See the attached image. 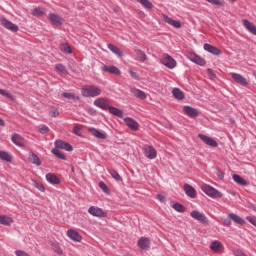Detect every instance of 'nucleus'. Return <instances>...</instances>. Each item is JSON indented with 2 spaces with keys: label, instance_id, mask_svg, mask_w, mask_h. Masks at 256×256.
<instances>
[{
  "label": "nucleus",
  "instance_id": "obj_1",
  "mask_svg": "<svg viewBox=\"0 0 256 256\" xmlns=\"http://www.w3.org/2000/svg\"><path fill=\"white\" fill-rule=\"evenodd\" d=\"M201 189H202L203 193L208 195V197H212V199H221V197H223V194L219 190H217L207 184H203L201 186Z\"/></svg>",
  "mask_w": 256,
  "mask_h": 256
},
{
  "label": "nucleus",
  "instance_id": "obj_2",
  "mask_svg": "<svg viewBox=\"0 0 256 256\" xmlns=\"http://www.w3.org/2000/svg\"><path fill=\"white\" fill-rule=\"evenodd\" d=\"M83 97H99L101 95V89L97 86H87L81 91Z\"/></svg>",
  "mask_w": 256,
  "mask_h": 256
},
{
  "label": "nucleus",
  "instance_id": "obj_3",
  "mask_svg": "<svg viewBox=\"0 0 256 256\" xmlns=\"http://www.w3.org/2000/svg\"><path fill=\"white\" fill-rule=\"evenodd\" d=\"M190 217H192V219H195L196 221H199V223H201L202 225H209V219H207V216L197 210H193L190 213Z\"/></svg>",
  "mask_w": 256,
  "mask_h": 256
},
{
  "label": "nucleus",
  "instance_id": "obj_4",
  "mask_svg": "<svg viewBox=\"0 0 256 256\" xmlns=\"http://www.w3.org/2000/svg\"><path fill=\"white\" fill-rule=\"evenodd\" d=\"M161 63L168 69H175L177 67V61H175L173 57L169 56V54L163 55Z\"/></svg>",
  "mask_w": 256,
  "mask_h": 256
},
{
  "label": "nucleus",
  "instance_id": "obj_5",
  "mask_svg": "<svg viewBox=\"0 0 256 256\" xmlns=\"http://www.w3.org/2000/svg\"><path fill=\"white\" fill-rule=\"evenodd\" d=\"M0 23L2 27L8 29V31H11L12 33H17V31H19V26H17V24H14L13 22L9 21L6 18H2L0 20Z\"/></svg>",
  "mask_w": 256,
  "mask_h": 256
},
{
  "label": "nucleus",
  "instance_id": "obj_6",
  "mask_svg": "<svg viewBox=\"0 0 256 256\" xmlns=\"http://www.w3.org/2000/svg\"><path fill=\"white\" fill-rule=\"evenodd\" d=\"M95 107H98L99 109H102L103 111H109V108L111 107L109 105V100L106 98H97L94 100Z\"/></svg>",
  "mask_w": 256,
  "mask_h": 256
},
{
  "label": "nucleus",
  "instance_id": "obj_7",
  "mask_svg": "<svg viewBox=\"0 0 256 256\" xmlns=\"http://www.w3.org/2000/svg\"><path fill=\"white\" fill-rule=\"evenodd\" d=\"M188 59L192 61V63H195L196 65H200V67L205 66V59H203L201 56L197 55L195 52H191L187 55Z\"/></svg>",
  "mask_w": 256,
  "mask_h": 256
},
{
  "label": "nucleus",
  "instance_id": "obj_8",
  "mask_svg": "<svg viewBox=\"0 0 256 256\" xmlns=\"http://www.w3.org/2000/svg\"><path fill=\"white\" fill-rule=\"evenodd\" d=\"M137 245L141 251H149V249H151V240L147 237H141Z\"/></svg>",
  "mask_w": 256,
  "mask_h": 256
},
{
  "label": "nucleus",
  "instance_id": "obj_9",
  "mask_svg": "<svg viewBox=\"0 0 256 256\" xmlns=\"http://www.w3.org/2000/svg\"><path fill=\"white\" fill-rule=\"evenodd\" d=\"M199 139H201V141H203V143H205V145H208L209 147H218V143L217 140L204 135V134H198Z\"/></svg>",
  "mask_w": 256,
  "mask_h": 256
},
{
  "label": "nucleus",
  "instance_id": "obj_10",
  "mask_svg": "<svg viewBox=\"0 0 256 256\" xmlns=\"http://www.w3.org/2000/svg\"><path fill=\"white\" fill-rule=\"evenodd\" d=\"M144 155L147 159H156L157 158V150L151 145L144 146Z\"/></svg>",
  "mask_w": 256,
  "mask_h": 256
},
{
  "label": "nucleus",
  "instance_id": "obj_11",
  "mask_svg": "<svg viewBox=\"0 0 256 256\" xmlns=\"http://www.w3.org/2000/svg\"><path fill=\"white\" fill-rule=\"evenodd\" d=\"M55 147L56 149H63L64 151H73V146L71 144L60 139L55 141Z\"/></svg>",
  "mask_w": 256,
  "mask_h": 256
},
{
  "label": "nucleus",
  "instance_id": "obj_12",
  "mask_svg": "<svg viewBox=\"0 0 256 256\" xmlns=\"http://www.w3.org/2000/svg\"><path fill=\"white\" fill-rule=\"evenodd\" d=\"M124 123L129 127V129H131V131H137L139 129V122L133 118H125Z\"/></svg>",
  "mask_w": 256,
  "mask_h": 256
},
{
  "label": "nucleus",
  "instance_id": "obj_13",
  "mask_svg": "<svg viewBox=\"0 0 256 256\" xmlns=\"http://www.w3.org/2000/svg\"><path fill=\"white\" fill-rule=\"evenodd\" d=\"M88 213L92 215L93 217H105V212L103 209L97 207V206H91L88 209Z\"/></svg>",
  "mask_w": 256,
  "mask_h": 256
},
{
  "label": "nucleus",
  "instance_id": "obj_14",
  "mask_svg": "<svg viewBox=\"0 0 256 256\" xmlns=\"http://www.w3.org/2000/svg\"><path fill=\"white\" fill-rule=\"evenodd\" d=\"M67 237H69V239H71L72 241H75L76 243H81L83 237H81V235L79 234V232L70 229L67 231Z\"/></svg>",
  "mask_w": 256,
  "mask_h": 256
},
{
  "label": "nucleus",
  "instance_id": "obj_15",
  "mask_svg": "<svg viewBox=\"0 0 256 256\" xmlns=\"http://www.w3.org/2000/svg\"><path fill=\"white\" fill-rule=\"evenodd\" d=\"M231 77L232 79H234V81L236 83H238L239 85H243L244 87L246 85H248V82H247V78L244 77L243 75L241 74H238V73H231Z\"/></svg>",
  "mask_w": 256,
  "mask_h": 256
},
{
  "label": "nucleus",
  "instance_id": "obj_16",
  "mask_svg": "<svg viewBox=\"0 0 256 256\" xmlns=\"http://www.w3.org/2000/svg\"><path fill=\"white\" fill-rule=\"evenodd\" d=\"M183 111L188 117H191V118L199 117V110L191 106H184Z\"/></svg>",
  "mask_w": 256,
  "mask_h": 256
},
{
  "label": "nucleus",
  "instance_id": "obj_17",
  "mask_svg": "<svg viewBox=\"0 0 256 256\" xmlns=\"http://www.w3.org/2000/svg\"><path fill=\"white\" fill-rule=\"evenodd\" d=\"M130 93H132V95H134L136 99H141L142 101H145V99H147V93L140 89L131 88Z\"/></svg>",
  "mask_w": 256,
  "mask_h": 256
},
{
  "label": "nucleus",
  "instance_id": "obj_18",
  "mask_svg": "<svg viewBox=\"0 0 256 256\" xmlns=\"http://www.w3.org/2000/svg\"><path fill=\"white\" fill-rule=\"evenodd\" d=\"M163 20L165 21V23H168V25H171L175 29H181V22L173 20V18L167 15H163Z\"/></svg>",
  "mask_w": 256,
  "mask_h": 256
},
{
  "label": "nucleus",
  "instance_id": "obj_19",
  "mask_svg": "<svg viewBox=\"0 0 256 256\" xmlns=\"http://www.w3.org/2000/svg\"><path fill=\"white\" fill-rule=\"evenodd\" d=\"M243 26L249 33L256 36V26L247 19L242 20Z\"/></svg>",
  "mask_w": 256,
  "mask_h": 256
},
{
  "label": "nucleus",
  "instance_id": "obj_20",
  "mask_svg": "<svg viewBox=\"0 0 256 256\" xmlns=\"http://www.w3.org/2000/svg\"><path fill=\"white\" fill-rule=\"evenodd\" d=\"M101 69L105 73H112L113 75H121V70H119L117 66H107L104 64Z\"/></svg>",
  "mask_w": 256,
  "mask_h": 256
},
{
  "label": "nucleus",
  "instance_id": "obj_21",
  "mask_svg": "<svg viewBox=\"0 0 256 256\" xmlns=\"http://www.w3.org/2000/svg\"><path fill=\"white\" fill-rule=\"evenodd\" d=\"M48 19L51 21L53 25H63V19L61 18V16L55 13H50L48 15Z\"/></svg>",
  "mask_w": 256,
  "mask_h": 256
},
{
  "label": "nucleus",
  "instance_id": "obj_22",
  "mask_svg": "<svg viewBox=\"0 0 256 256\" xmlns=\"http://www.w3.org/2000/svg\"><path fill=\"white\" fill-rule=\"evenodd\" d=\"M184 191L188 197H191V199L197 197V191H195V188L189 184H184Z\"/></svg>",
  "mask_w": 256,
  "mask_h": 256
},
{
  "label": "nucleus",
  "instance_id": "obj_23",
  "mask_svg": "<svg viewBox=\"0 0 256 256\" xmlns=\"http://www.w3.org/2000/svg\"><path fill=\"white\" fill-rule=\"evenodd\" d=\"M204 51H207L208 53H211L212 55H220L221 54V50H219V48L211 45V44H204Z\"/></svg>",
  "mask_w": 256,
  "mask_h": 256
},
{
  "label": "nucleus",
  "instance_id": "obj_24",
  "mask_svg": "<svg viewBox=\"0 0 256 256\" xmlns=\"http://www.w3.org/2000/svg\"><path fill=\"white\" fill-rule=\"evenodd\" d=\"M89 133L93 135V137H96L97 139H107V135L93 127L88 128Z\"/></svg>",
  "mask_w": 256,
  "mask_h": 256
},
{
  "label": "nucleus",
  "instance_id": "obj_25",
  "mask_svg": "<svg viewBox=\"0 0 256 256\" xmlns=\"http://www.w3.org/2000/svg\"><path fill=\"white\" fill-rule=\"evenodd\" d=\"M228 217L233 223H236V225H245V219L235 213H230Z\"/></svg>",
  "mask_w": 256,
  "mask_h": 256
},
{
  "label": "nucleus",
  "instance_id": "obj_26",
  "mask_svg": "<svg viewBox=\"0 0 256 256\" xmlns=\"http://www.w3.org/2000/svg\"><path fill=\"white\" fill-rule=\"evenodd\" d=\"M11 139L12 143H14V145H17V147H23V145H25V139H23L19 134H13Z\"/></svg>",
  "mask_w": 256,
  "mask_h": 256
},
{
  "label": "nucleus",
  "instance_id": "obj_27",
  "mask_svg": "<svg viewBox=\"0 0 256 256\" xmlns=\"http://www.w3.org/2000/svg\"><path fill=\"white\" fill-rule=\"evenodd\" d=\"M172 95H173V98L177 99L178 101H183V99H185V94L179 88H173Z\"/></svg>",
  "mask_w": 256,
  "mask_h": 256
},
{
  "label": "nucleus",
  "instance_id": "obj_28",
  "mask_svg": "<svg viewBox=\"0 0 256 256\" xmlns=\"http://www.w3.org/2000/svg\"><path fill=\"white\" fill-rule=\"evenodd\" d=\"M46 181H48V183H51L52 185H59V183H61L59 177L55 176V174L52 173L46 174Z\"/></svg>",
  "mask_w": 256,
  "mask_h": 256
},
{
  "label": "nucleus",
  "instance_id": "obj_29",
  "mask_svg": "<svg viewBox=\"0 0 256 256\" xmlns=\"http://www.w3.org/2000/svg\"><path fill=\"white\" fill-rule=\"evenodd\" d=\"M109 113H111V115H114L115 117H119L120 119H123V110L116 108L114 106H110V108H108Z\"/></svg>",
  "mask_w": 256,
  "mask_h": 256
},
{
  "label": "nucleus",
  "instance_id": "obj_30",
  "mask_svg": "<svg viewBox=\"0 0 256 256\" xmlns=\"http://www.w3.org/2000/svg\"><path fill=\"white\" fill-rule=\"evenodd\" d=\"M108 49L114 53V55H117V57H123V50H121L119 47L115 46L114 44H108Z\"/></svg>",
  "mask_w": 256,
  "mask_h": 256
},
{
  "label": "nucleus",
  "instance_id": "obj_31",
  "mask_svg": "<svg viewBox=\"0 0 256 256\" xmlns=\"http://www.w3.org/2000/svg\"><path fill=\"white\" fill-rule=\"evenodd\" d=\"M13 223V218L7 215H0V225H5L9 227Z\"/></svg>",
  "mask_w": 256,
  "mask_h": 256
},
{
  "label": "nucleus",
  "instance_id": "obj_32",
  "mask_svg": "<svg viewBox=\"0 0 256 256\" xmlns=\"http://www.w3.org/2000/svg\"><path fill=\"white\" fill-rule=\"evenodd\" d=\"M51 153H53L55 157H57V159H61V161H67V156H65L63 152H61V150H59L58 148H53L51 150Z\"/></svg>",
  "mask_w": 256,
  "mask_h": 256
},
{
  "label": "nucleus",
  "instance_id": "obj_33",
  "mask_svg": "<svg viewBox=\"0 0 256 256\" xmlns=\"http://www.w3.org/2000/svg\"><path fill=\"white\" fill-rule=\"evenodd\" d=\"M29 161H31L33 165L41 167V159L39 158V156H37V154L31 153L29 155Z\"/></svg>",
  "mask_w": 256,
  "mask_h": 256
},
{
  "label": "nucleus",
  "instance_id": "obj_34",
  "mask_svg": "<svg viewBox=\"0 0 256 256\" xmlns=\"http://www.w3.org/2000/svg\"><path fill=\"white\" fill-rule=\"evenodd\" d=\"M233 181L237 183L238 185H242V187H247V182L243 177L239 176V174H233L232 176Z\"/></svg>",
  "mask_w": 256,
  "mask_h": 256
},
{
  "label": "nucleus",
  "instance_id": "obj_35",
  "mask_svg": "<svg viewBox=\"0 0 256 256\" xmlns=\"http://www.w3.org/2000/svg\"><path fill=\"white\" fill-rule=\"evenodd\" d=\"M136 60L140 63H144L147 60V54L141 50H135Z\"/></svg>",
  "mask_w": 256,
  "mask_h": 256
},
{
  "label": "nucleus",
  "instance_id": "obj_36",
  "mask_svg": "<svg viewBox=\"0 0 256 256\" xmlns=\"http://www.w3.org/2000/svg\"><path fill=\"white\" fill-rule=\"evenodd\" d=\"M0 159L6 161V163H11L13 161V156L5 151H0Z\"/></svg>",
  "mask_w": 256,
  "mask_h": 256
},
{
  "label": "nucleus",
  "instance_id": "obj_37",
  "mask_svg": "<svg viewBox=\"0 0 256 256\" xmlns=\"http://www.w3.org/2000/svg\"><path fill=\"white\" fill-rule=\"evenodd\" d=\"M210 249L215 252L221 251V249H223V243L215 240L210 244Z\"/></svg>",
  "mask_w": 256,
  "mask_h": 256
},
{
  "label": "nucleus",
  "instance_id": "obj_38",
  "mask_svg": "<svg viewBox=\"0 0 256 256\" xmlns=\"http://www.w3.org/2000/svg\"><path fill=\"white\" fill-rule=\"evenodd\" d=\"M172 209H174L175 211H177V213H185V206H183V204L181 203H173L171 202Z\"/></svg>",
  "mask_w": 256,
  "mask_h": 256
},
{
  "label": "nucleus",
  "instance_id": "obj_39",
  "mask_svg": "<svg viewBox=\"0 0 256 256\" xmlns=\"http://www.w3.org/2000/svg\"><path fill=\"white\" fill-rule=\"evenodd\" d=\"M62 97L71 99L72 101H79V96L75 95V93L63 92Z\"/></svg>",
  "mask_w": 256,
  "mask_h": 256
},
{
  "label": "nucleus",
  "instance_id": "obj_40",
  "mask_svg": "<svg viewBox=\"0 0 256 256\" xmlns=\"http://www.w3.org/2000/svg\"><path fill=\"white\" fill-rule=\"evenodd\" d=\"M60 51H62V53H65L66 55H70L71 53H73V50L71 49V46H69V44H62L60 46Z\"/></svg>",
  "mask_w": 256,
  "mask_h": 256
},
{
  "label": "nucleus",
  "instance_id": "obj_41",
  "mask_svg": "<svg viewBox=\"0 0 256 256\" xmlns=\"http://www.w3.org/2000/svg\"><path fill=\"white\" fill-rule=\"evenodd\" d=\"M138 3H140L141 6H143L145 9H151L153 7V3L149 0H136Z\"/></svg>",
  "mask_w": 256,
  "mask_h": 256
},
{
  "label": "nucleus",
  "instance_id": "obj_42",
  "mask_svg": "<svg viewBox=\"0 0 256 256\" xmlns=\"http://www.w3.org/2000/svg\"><path fill=\"white\" fill-rule=\"evenodd\" d=\"M0 95L6 97V99H10L11 101L15 99V96L5 89H0Z\"/></svg>",
  "mask_w": 256,
  "mask_h": 256
},
{
  "label": "nucleus",
  "instance_id": "obj_43",
  "mask_svg": "<svg viewBox=\"0 0 256 256\" xmlns=\"http://www.w3.org/2000/svg\"><path fill=\"white\" fill-rule=\"evenodd\" d=\"M109 173L111 177L115 179V181H123V178H121V175H119V172H117L115 169L109 170Z\"/></svg>",
  "mask_w": 256,
  "mask_h": 256
},
{
  "label": "nucleus",
  "instance_id": "obj_44",
  "mask_svg": "<svg viewBox=\"0 0 256 256\" xmlns=\"http://www.w3.org/2000/svg\"><path fill=\"white\" fill-rule=\"evenodd\" d=\"M55 69L56 71H58V73H62V75H67V68L65 67V65L56 64Z\"/></svg>",
  "mask_w": 256,
  "mask_h": 256
},
{
  "label": "nucleus",
  "instance_id": "obj_45",
  "mask_svg": "<svg viewBox=\"0 0 256 256\" xmlns=\"http://www.w3.org/2000/svg\"><path fill=\"white\" fill-rule=\"evenodd\" d=\"M33 15L34 17H43V15H45V10H43V8H34L33 9Z\"/></svg>",
  "mask_w": 256,
  "mask_h": 256
},
{
  "label": "nucleus",
  "instance_id": "obj_46",
  "mask_svg": "<svg viewBox=\"0 0 256 256\" xmlns=\"http://www.w3.org/2000/svg\"><path fill=\"white\" fill-rule=\"evenodd\" d=\"M82 131H83V125L77 124L73 128L74 135H77L78 137H81Z\"/></svg>",
  "mask_w": 256,
  "mask_h": 256
},
{
  "label": "nucleus",
  "instance_id": "obj_47",
  "mask_svg": "<svg viewBox=\"0 0 256 256\" xmlns=\"http://www.w3.org/2000/svg\"><path fill=\"white\" fill-rule=\"evenodd\" d=\"M39 133H41V135H45L46 133H49V127H47V125L45 124L40 125Z\"/></svg>",
  "mask_w": 256,
  "mask_h": 256
},
{
  "label": "nucleus",
  "instance_id": "obj_48",
  "mask_svg": "<svg viewBox=\"0 0 256 256\" xmlns=\"http://www.w3.org/2000/svg\"><path fill=\"white\" fill-rule=\"evenodd\" d=\"M99 187L101 190H103L104 193H109V187L107 186V184H105V182H99Z\"/></svg>",
  "mask_w": 256,
  "mask_h": 256
},
{
  "label": "nucleus",
  "instance_id": "obj_49",
  "mask_svg": "<svg viewBox=\"0 0 256 256\" xmlns=\"http://www.w3.org/2000/svg\"><path fill=\"white\" fill-rule=\"evenodd\" d=\"M130 76L132 77V79H135L136 81H139V75L137 74V72L133 71V69H129L128 70Z\"/></svg>",
  "mask_w": 256,
  "mask_h": 256
},
{
  "label": "nucleus",
  "instance_id": "obj_50",
  "mask_svg": "<svg viewBox=\"0 0 256 256\" xmlns=\"http://www.w3.org/2000/svg\"><path fill=\"white\" fill-rule=\"evenodd\" d=\"M53 251L57 253L58 255H61L63 253V250H61V247L58 246V244H53L52 245Z\"/></svg>",
  "mask_w": 256,
  "mask_h": 256
},
{
  "label": "nucleus",
  "instance_id": "obj_51",
  "mask_svg": "<svg viewBox=\"0 0 256 256\" xmlns=\"http://www.w3.org/2000/svg\"><path fill=\"white\" fill-rule=\"evenodd\" d=\"M58 115H59V110H57V108H54V109L49 111V116L50 117H57Z\"/></svg>",
  "mask_w": 256,
  "mask_h": 256
},
{
  "label": "nucleus",
  "instance_id": "obj_52",
  "mask_svg": "<svg viewBox=\"0 0 256 256\" xmlns=\"http://www.w3.org/2000/svg\"><path fill=\"white\" fill-rule=\"evenodd\" d=\"M246 219L251 223V225H254L256 227V217L255 216H247Z\"/></svg>",
  "mask_w": 256,
  "mask_h": 256
},
{
  "label": "nucleus",
  "instance_id": "obj_53",
  "mask_svg": "<svg viewBox=\"0 0 256 256\" xmlns=\"http://www.w3.org/2000/svg\"><path fill=\"white\" fill-rule=\"evenodd\" d=\"M15 255L16 256H31V255H29V253H27V252H25L23 250H16L15 251Z\"/></svg>",
  "mask_w": 256,
  "mask_h": 256
},
{
  "label": "nucleus",
  "instance_id": "obj_54",
  "mask_svg": "<svg viewBox=\"0 0 256 256\" xmlns=\"http://www.w3.org/2000/svg\"><path fill=\"white\" fill-rule=\"evenodd\" d=\"M157 199L160 203H165V201H167V197L163 194H157Z\"/></svg>",
  "mask_w": 256,
  "mask_h": 256
},
{
  "label": "nucleus",
  "instance_id": "obj_55",
  "mask_svg": "<svg viewBox=\"0 0 256 256\" xmlns=\"http://www.w3.org/2000/svg\"><path fill=\"white\" fill-rule=\"evenodd\" d=\"M224 227H231V218H226L223 220Z\"/></svg>",
  "mask_w": 256,
  "mask_h": 256
},
{
  "label": "nucleus",
  "instance_id": "obj_56",
  "mask_svg": "<svg viewBox=\"0 0 256 256\" xmlns=\"http://www.w3.org/2000/svg\"><path fill=\"white\" fill-rule=\"evenodd\" d=\"M35 187L39 190V191H45V186H43V184L41 183H36Z\"/></svg>",
  "mask_w": 256,
  "mask_h": 256
},
{
  "label": "nucleus",
  "instance_id": "obj_57",
  "mask_svg": "<svg viewBox=\"0 0 256 256\" xmlns=\"http://www.w3.org/2000/svg\"><path fill=\"white\" fill-rule=\"evenodd\" d=\"M207 73H208L209 77H215V72L213 71V69L208 68Z\"/></svg>",
  "mask_w": 256,
  "mask_h": 256
},
{
  "label": "nucleus",
  "instance_id": "obj_58",
  "mask_svg": "<svg viewBox=\"0 0 256 256\" xmlns=\"http://www.w3.org/2000/svg\"><path fill=\"white\" fill-rule=\"evenodd\" d=\"M217 177H219V179H223V177H225V173L221 170H217Z\"/></svg>",
  "mask_w": 256,
  "mask_h": 256
},
{
  "label": "nucleus",
  "instance_id": "obj_59",
  "mask_svg": "<svg viewBox=\"0 0 256 256\" xmlns=\"http://www.w3.org/2000/svg\"><path fill=\"white\" fill-rule=\"evenodd\" d=\"M211 5H223V2H221V0H212Z\"/></svg>",
  "mask_w": 256,
  "mask_h": 256
},
{
  "label": "nucleus",
  "instance_id": "obj_60",
  "mask_svg": "<svg viewBox=\"0 0 256 256\" xmlns=\"http://www.w3.org/2000/svg\"><path fill=\"white\" fill-rule=\"evenodd\" d=\"M211 5H223V2H221V0H212Z\"/></svg>",
  "mask_w": 256,
  "mask_h": 256
},
{
  "label": "nucleus",
  "instance_id": "obj_61",
  "mask_svg": "<svg viewBox=\"0 0 256 256\" xmlns=\"http://www.w3.org/2000/svg\"><path fill=\"white\" fill-rule=\"evenodd\" d=\"M88 112L90 113V115H97V110H95L94 108H89Z\"/></svg>",
  "mask_w": 256,
  "mask_h": 256
},
{
  "label": "nucleus",
  "instance_id": "obj_62",
  "mask_svg": "<svg viewBox=\"0 0 256 256\" xmlns=\"http://www.w3.org/2000/svg\"><path fill=\"white\" fill-rule=\"evenodd\" d=\"M0 126L5 127V120H3L2 118H0Z\"/></svg>",
  "mask_w": 256,
  "mask_h": 256
},
{
  "label": "nucleus",
  "instance_id": "obj_63",
  "mask_svg": "<svg viewBox=\"0 0 256 256\" xmlns=\"http://www.w3.org/2000/svg\"><path fill=\"white\" fill-rule=\"evenodd\" d=\"M206 1H207L208 3H211V4L213 3V0H206Z\"/></svg>",
  "mask_w": 256,
  "mask_h": 256
},
{
  "label": "nucleus",
  "instance_id": "obj_64",
  "mask_svg": "<svg viewBox=\"0 0 256 256\" xmlns=\"http://www.w3.org/2000/svg\"><path fill=\"white\" fill-rule=\"evenodd\" d=\"M231 1V3H233V2H235L236 0H230Z\"/></svg>",
  "mask_w": 256,
  "mask_h": 256
}]
</instances>
